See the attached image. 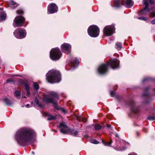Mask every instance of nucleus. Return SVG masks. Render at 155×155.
I'll list each match as a JSON object with an SVG mask.
<instances>
[{
    "label": "nucleus",
    "instance_id": "obj_25",
    "mask_svg": "<svg viewBox=\"0 0 155 155\" xmlns=\"http://www.w3.org/2000/svg\"><path fill=\"white\" fill-rule=\"evenodd\" d=\"M104 145L106 146H111V144L112 142L111 140H110V141L108 142H106L104 141L103 140L102 141Z\"/></svg>",
    "mask_w": 155,
    "mask_h": 155
},
{
    "label": "nucleus",
    "instance_id": "obj_19",
    "mask_svg": "<svg viewBox=\"0 0 155 155\" xmlns=\"http://www.w3.org/2000/svg\"><path fill=\"white\" fill-rule=\"evenodd\" d=\"M49 94L51 96L55 98H58V94L54 92L51 91L49 92Z\"/></svg>",
    "mask_w": 155,
    "mask_h": 155
},
{
    "label": "nucleus",
    "instance_id": "obj_41",
    "mask_svg": "<svg viewBox=\"0 0 155 155\" xmlns=\"http://www.w3.org/2000/svg\"><path fill=\"white\" fill-rule=\"evenodd\" d=\"M10 82V79H8L6 82V83Z\"/></svg>",
    "mask_w": 155,
    "mask_h": 155
},
{
    "label": "nucleus",
    "instance_id": "obj_34",
    "mask_svg": "<svg viewBox=\"0 0 155 155\" xmlns=\"http://www.w3.org/2000/svg\"><path fill=\"white\" fill-rule=\"evenodd\" d=\"M17 14L20 15H22L24 13L23 12L22 10L17 11H16Z\"/></svg>",
    "mask_w": 155,
    "mask_h": 155
},
{
    "label": "nucleus",
    "instance_id": "obj_10",
    "mask_svg": "<svg viewBox=\"0 0 155 155\" xmlns=\"http://www.w3.org/2000/svg\"><path fill=\"white\" fill-rule=\"evenodd\" d=\"M114 30L115 28L114 25H107L104 28L103 32L105 36H110L114 33Z\"/></svg>",
    "mask_w": 155,
    "mask_h": 155
},
{
    "label": "nucleus",
    "instance_id": "obj_7",
    "mask_svg": "<svg viewBox=\"0 0 155 155\" xmlns=\"http://www.w3.org/2000/svg\"><path fill=\"white\" fill-rule=\"evenodd\" d=\"M143 2L144 5H145V7L140 12V14L143 15L146 14L148 12L150 11V15L152 17H155V10L150 12V10L147 9L148 3L149 2V0H143Z\"/></svg>",
    "mask_w": 155,
    "mask_h": 155
},
{
    "label": "nucleus",
    "instance_id": "obj_16",
    "mask_svg": "<svg viewBox=\"0 0 155 155\" xmlns=\"http://www.w3.org/2000/svg\"><path fill=\"white\" fill-rule=\"evenodd\" d=\"M70 62L72 65V69L75 68L78 65L79 62V60L77 59H73Z\"/></svg>",
    "mask_w": 155,
    "mask_h": 155
},
{
    "label": "nucleus",
    "instance_id": "obj_38",
    "mask_svg": "<svg viewBox=\"0 0 155 155\" xmlns=\"http://www.w3.org/2000/svg\"><path fill=\"white\" fill-rule=\"evenodd\" d=\"M151 23L153 25L155 24V19L152 21L151 22Z\"/></svg>",
    "mask_w": 155,
    "mask_h": 155
},
{
    "label": "nucleus",
    "instance_id": "obj_21",
    "mask_svg": "<svg viewBox=\"0 0 155 155\" xmlns=\"http://www.w3.org/2000/svg\"><path fill=\"white\" fill-rule=\"evenodd\" d=\"M35 102L36 104L37 105V106L40 107L41 108H43V107L44 106L39 103V101L36 98H35Z\"/></svg>",
    "mask_w": 155,
    "mask_h": 155
},
{
    "label": "nucleus",
    "instance_id": "obj_20",
    "mask_svg": "<svg viewBox=\"0 0 155 155\" xmlns=\"http://www.w3.org/2000/svg\"><path fill=\"white\" fill-rule=\"evenodd\" d=\"M134 101H131L130 102V106L131 107H132L133 106H134ZM132 108V110L134 112H137V110L136 109H134V108H133V107H131Z\"/></svg>",
    "mask_w": 155,
    "mask_h": 155
},
{
    "label": "nucleus",
    "instance_id": "obj_29",
    "mask_svg": "<svg viewBox=\"0 0 155 155\" xmlns=\"http://www.w3.org/2000/svg\"><path fill=\"white\" fill-rule=\"evenodd\" d=\"M101 127V126L99 124L96 125L95 126V129L96 130H100Z\"/></svg>",
    "mask_w": 155,
    "mask_h": 155
},
{
    "label": "nucleus",
    "instance_id": "obj_24",
    "mask_svg": "<svg viewBox=\"0 0 155 155\" xmlns=\"http://www.w3.org/2000/svg\"><path fill=\"white\" fill-rule=\"evenodd\" d=\"M33 86L34 89L36 90H38L39 88V86L38 84L36 82H34Z\"/></svg>",
    "mask_w": 155,
    "mask_h": 155
},
{
    "label": "nucleus",
    "instance_id": "obj_22",
    "mask_svg": "<svg viewBox=\"0 0 155 155\" xmlns=\"http://www.w3.org/2000/svg\"><path fill=\"white\" fill-rule=\"evenodd\" d=\"M122 48V43L120 42H117L115 45V48L118 50H120Z\"/></svg>",
    "mask_w": 155,
    "mask_h": 155
},
{
    "label": "nucleus",
    "instance_id": "obj_2",
    "mask_svg": "<svg viewBox=\"0 0 155 155\" xmlns=\"http://www.w3.org/2000/svg\"><path fill=\"white\" fill-rule=\"evenodd\" d=\"M119 61L116 59L111 60L107 64H103L100 65L98 68V72L101 74H105L107 72L108 67L110 66L113 69L119 67Z\"/></svg>",
    "mask_w": 155,
    "mask_h": 155
},
{
    "label": "nucleus",
    "instance_id": "obj_30",
    "mask_svg": "<svg viewBox=\"0 0 155 155\" xmlns=\"http://www.w3.org/2000/svg\"><path fill=\"white\" fill-rule=\"evenodd\" d=\"M138 19L146 21L148 19V18L147 17H139L138 18Z\"/></svg>",
    "mask_w": 155,
    "mask_h": 155
},
{
    "label": "nucleus",
    "instance_id": "obj_8",
    "mask_svg": "<svg viewBox=\"0 0 155 155\" xmlns=\"http://www.w3.org/2000/svg\"><path fill=\"white\" fill-rule=\"evenodd\" d=\"M15 36L18 38L22 39L25 37L26 32L25 30L21 28L15 29L13 32Z\"/></svg>",
    "mask_w": 155,
    "mask_h": 155
},
{
    "label": "nucleus",
    "instance_id": "obj_45",
    "mask_svg": "<svg viewBox=\"0 0 155 155\" xmlns=\"http://www.w3.org/2000/svg\"><path fill=\"white\" fill-rule=\"evenodd\" d=\"M148 89H149V88L148 87H146L145 89V91H147L148 90Z\"/></svg>",
    "mask_w": 155,
    "mask_h": 155
},
{
    "label": "nucleus",
    "instance_id": "obj_15",
    "mask_svg": "<svg viewBox=\"0 0 155 155\" xmlns=\"http://www.w3.org/2000/svg\"><path fill=\"white\" fill-rule=\"evenodd\" d=\"M6 18V14L2 8H0V22L5 20Z\"/></svg>",
    "mask_w": 155,
    "mask_h": 155
},
{
    "label": "nucleus",
    "instance_id": "obj_11",
    "mask_svg": "<svg viewBox=\"0 0 155 155\" xmlns=\"http://www.w3.org/2000/svg\"><path fill=\"white\" fill-rule=\"evenodd\" d=\"M43 100L44 101L47 103H51L52 104L54 107L55 109L58 110H59L60 109L56 103V102L53 98L47 96H45L44 97Z\"/></svg>",
    "mask_w": 155,
    "mask_h": 155
},
{
    "label": "nucleus",
    "instance_id": "obj_42",
    "mask_svg": "<svg viewBox=\"0 0 155 155\" xmlns=\"http://www.w3.org/2000/svg\"><path fill=\"white\" fill-rule=\"evenodd\" d=\"M148 95V93H147L146 94H145V93H144L143 94V96H147Z\"/></svg>",
    "mask_w": 155,
    "mask_h": 155
},
{
    "label": "nucleus",
    "instance_id": "obj_12",
    "mask_svg": "<svg viewBox=\"0 0 155 155\" xmlns=\"http://www.w3.org/2000/svg\"><path fill=\"white\" fill-rule=\"evenodd\" d=\"M58 10V7L54 3L49 5L48 7V14H52L56 12Z\"/></svg>",
    "mask_w": 155,
    "mask_h": 155
},
{
    "label": "nucleus",
    "instance_id": "obj_23",
    "mask_svg": "<svg viewBox=\"0 0 155 155\" xmlns=\"http://www.w3.org/2000/svg\"><path fill=\"white\" fill-rule=\"evenodd\" d=\"M71 135L73 136H76L78 133V131L74 130H71Z\"/></svg>",
    "mask_w": 155,
    "mask_h": 155
},
{
    "label": "nucleus",
    "instance_id": "obj_32",
    "mask_svg": "<svg viewBox=\"0 0 155 155\" xmlns=\"http://www.w3.org/2000/svg\"><path fill=\"white\" fill-rule=\"evenodd\" d=\"M147 119L150 120H155V116H149L147 118Z\"/></svg>",
    "mask_w": 155,
    "mask_h": 155
},
{
    "label": "nucleus",
    "instance_id": "obj_1",
    "mask_svg": "<svg viewBox=\"0 0 155 155\" xmlns=\"http://www.w3.org/2000/svg\"><path fill=\"white\" fill-rule=\"evenodd\" d=\"M36 134L31 128L23 127L16 132L15 138L20 145L27 143L31 144L35 141Z\"/></svg>",
    "mask_w": 155,
    "mask_h": 155
},
{
    "label": "nucleus",
    "instance_id": "obj_9",
    "mask_svg": "<svg viewBox=\"0 0 155 155\" xmlns=\"http://www.w3.org/2000/svg\"><path fill=\"white\" fill-rule=\"evenodd\" d=\"M25 20V18L23 16H17L15 18L13 25L15 27L23 26Z\"/></svg>",
    "mask_w": 155,
    "mask_h": 155
},
{
    "label": "nucleus",
    "instance_id": "obj_44",
    "mask_svg": "<svg viewBox=\"0 0 155 155\" xmlns=\"http://www.w3.org/2000/svg\"><path fill=\"white\" fill-rule=\"evenodd\" d=\"M147 79V78H144V79L143 80V82H144V81H145Z\"/></svg>",
    "mask_w": 155,
    "mask_h": 155
},
{
    "label": "nucleus",
    "instance_id": "obj_6",
    "mask_svg": "<svg viewBox=\"0 0 155 155\" xmlns=\"http://www.w3.org/2000/svg\"><path fill=\"white\" fill-rule=\"evenodd\" d=\"M87 32L88 35L91 37H96L99 35V29L97 26L92 25L89 27Z\"/></svg>",
    "mask_w": 155,
    "mask_h": 155
},
{
    "label": "nucleus",
    "instance_id": "obj_48",
    "mask_svg": "<svg viewBox=\"0 0 155 155\" xmlns=\"http://www.w3.org/2000/svg\"><path fill=\"white\" fill-rule=\"evenodd\" d=\"M24 97V98H26V97L25 96V97Z\"/></svg>",
    "mask_w": 155,
    "mask_h": 155
},
{
    "label": "nucleus",
    "instance_id": "obj_3",
    "mask_svg": "<svg viewBox=\"0 0 155 155\" xmlns=\"http://www.w3.org/2000/svg\"><path fill=\"white\" fill-rule=\"evenodd\" d=\"M46 76L47 81L51 83L58 82L61 79L60 72L55 70H52L49 71Z\"/></svg>",
    "mask_w": 155,
    "mask_h": 155
},
{
    "label": "nucleus",
    "instance_id": "obj_40",
    "mask_svg": "<svg viewBox=\"0 0 155 155\" xmlns=\"http://www.w3.org/2000/svg\"><path fill=\"white\" fill-rule=\"evenodd\" d=\"M128 155H137L136 153H130Z\"/></svg>",
    "mask_w": 155,
    "mask_h": 155
},
{
    "label": "nucleus",
    "instance_id": "obj_4",
    "mask_svg": "<svg viewBox=\"0 0 155 155\" xmlns=\"http://www.w3.org/2000/svg\"><path fill=\"white\" fill-rule=\"evenodd\" d=\"M133 2L132 0H115L114 2V6L119 7L122 5H124L127 8H130L133 5Z\"/></svg>",
    "mask_w": 155,
    "mask_h": 155
},
{
    "label": "nucleus",
    "instance_id": "obj_46",
    "mask_svg": "<svg viewBox=\"0 0 155 155\" xmlns=\"http://www.w3.org/2000/svg\"><path fill=\"white\" fill-rule=\"evenodd\" d=\"M32 154H34V152H33V151L32 152Z\"/></svg>",
    "mask_w": 155,
    "mask_h": 155
},
{
    "label": "nucleus",
    "instance_id": "obj_28",
    "mask_svg": "<svg viewBox=\"0 0 155 155\" xmlns=\"http://www.w3.org/2000/svg\"><path fill=\"white\" fill-rule=\"evenodd\" d=\"M55 117L51 115H48V120H51L54 119Z\"/></svg>",
    "mask_w": 155,
    "mask_h": 155
},
{
    "label": "nucleus",
    "instance_id": "obj_13",
    "mask_svg": "<svg viewBox=\"0 0 155 155\" xmlns=\"http://www.w3.org/2000/svg\"><path fill=\"white\" fill-rule=\"evenodd\" d=\"M61 47L62 51L65 53L68 54L70 52L71 46L69 44L64 43L61 45Z\"/></svg>",
    "mask_w": 155,
    "mask_h": 155
},
{
    "label": "nucleus",
    "instance_id": "obj_27",
    "mask_svg": "<svg viewBox=\"0 0 155 155\" xmlns=\"http://www.w3.org/2000/svg\"><path fill=\"white\" fill-rule=\"evenodd\" d=\"M4 101L7 105L8 106L10 105V101L9 99L6 98H5L4 99Z\"/></svg>",
    "mask_w": 155,
    "mask_h": 155
},
{
    "label": "nucleus",
    "instance_id": "obj_35",
    "mask_svg": "<svg viewBox=\"0 0 155 155\" xmlns=\"http://www.w3.org/2000/svg\"><path fill=\"white\" fill-rule=\"evenodd\" d=\"M126 149V147L125 146H123L119 150H125Z\"/></svg>",
    "mask_w": 155,
    "mask_h": 155
},
{
    "label": "nucleus",
    "instance_id": "obj_31",
    "mask_svg": "<svg viewBox=\"0 0 155 155\" xmlns=\"http://www.w3.org/2000/svg\"><path fill=\"white\" fill-rule=\"evenodd\" d=\"M14 95L16 97H18L20 95V93L19 91H16L14 93Z\"/></svg>",
    "mask_w": 155,
    "mask_h": 155
},
{
    "label": "nucleus",
    "instance_id": "obj_5",
    "mask_svg": "<svg viewBox=\"0 0 155 155\" xmlns=\"http://www.w3.org/2000/svg\"><path fill=\"white\" fill-rule=\"evenodd\" d=\"M61 53L59 49L58 48L52 49L50 52V56L51 59L53 60H58L61 56Z\"/></svg>",
    "mask_w": 155,
    "mask_h": 155
},
{
    "label": "nucleus",
    "instance_id": "obj_26",
    "mask_svg": "<svg viewBox=\"0 0 155 155\" xmlns=\"http://www.w3.org/2000/svg\"><path fill=\"white\" fill-rule=\"evenodd\" d=\"M77 119L79 121H81V120H82L84 122H86L87 121V119H84L82 117L80 116L78 117H77Z\"/></svg>",
    "mask_w": 155,
    "mask_h": 155
},
{
    "label": "nucleus",
    "instance_id": "obj_36",
    "mask_svg": "<svg viewBox=\"0 0 155 155\" xmlns=\"http://www.w3.org/2000/svg\"><path fill=\"white\" fill-rule=\"evenodd\" d=\"M115 94V93L114 91H111L110 92V95L112 97H114Z\"/></svg>",
    "mask_w": 155,
    "mask_h": 155
},
{
    "label": "nucleus",
    "instance_id": "obj_33",
    "mask_svg": "<svg viewBox=\"0 0 155 155\" xmlns=\"http://www.w3.org/2000/svg\"><path fill=\"white\" fill-rule=\"evenodd\" d=\"M91 143L95 144H98L99 143V142L95 140H91Z\"/></svg>",
    "mask_w": 155,
    "mask_h": 155
},
{
    "label": "nucleus",
    "instance_id": "obj_18",
    "mask_svg": "<svg viewBox=\"0 0 155 155\" xmlns=\"http://www.w3.org/2000/svg\"><path fill=\"white\" fill-rule=\"evenodd\" d=\"M18 5V4L14 2L13 0H10V8L14 9Z\"/></svg>",
    "mask_w": 155,
    "mask_h": 155
},
{
    "label": "nucleus",
    "instance_id": "obj_39",
    "mask_svg": "<svg viewBox=\"0 0 155 155\" xmlns=\"http://www.w3.org/2000/svg\"><path fill=\"white\" fill-rule=\"evenodd\" d=\"M61 112H62L64 113H66V110L64 109L63 108H61Z\"/></svg>",
    "mask_w": 155,
    "mask_h": 155
},
{
    "label": "nucleus",
    "instance_id": "obj_17",
    "mask_svg": "<svg viewBox=\"0 0 155 155\" xmlns=\"http://www.w3.org/2000/svg\"><path fill=\"white\" fill-rule=\"evenodd\" d=\"M24 86L27 92V95L28 96H29L30 94V87L29 85L27 83H24Z\"/></svg>",
    "mask_w": 155,
    "mask_h": 155
},
{
    "label": "nucleus",
    "instance_id": "obj_14",
    "mask_svg": "<svg viewBox=\"0 0 155 155\" xmlns=\"http://www.w3.org/2000/svg\"><path fill=\"white\" fill-rule=\"evenodd\" d=\"M58 127L60 129L61 132L64 134L67 133L69 130L68 127L64 123L60 124Z\"/></svg>",
    "mask_w": 155,
    "mask_h": 155
},
{
    "label": "nucleus",
    "instance_id": "obj_37",
    "mask_svg": "<svg viewBox=\"0 0 155 155\" xmlns=\"http://www.w3.org/2000/svg\"><path fill=\"white\" fill-rule=\"evenodd\" d=\"M149 1L150 4L151 5L153 4L155 2L154 0H149Z\"/></svg>",
    "mask_w": 155,
    "mask_h": 155
},
{
    "label": "nucleus",
    "instance_id": "obj_43",
    "mask_svg": "<svg viewBox=\"0 0 155 155\" xmlns=\"http://www.w3.org/2000/svg\"><path fill=\"white\" fill-rule=\"evenodd\" d=\"M29 104H27L26 105H25V106L26 107H29Z\"/></svg>",
    "mask_w": 155,
    "mask_h": 155
},
{
    "label": "nucleus",
    "instance_id": "obj_47",
    "mask_svg": "<svg viewBox=\"0 0 155 155\" xmlns=\"http://www.w3.org/2000/svg\"><path fill=\"white\" fill-rule=\"evenodd\" d=\"M116 137H118V135H117V134H116Z\"/></svg>",
    "mask_w": 155,
    "mask_h": 155
}]
</instances>
